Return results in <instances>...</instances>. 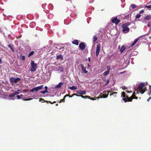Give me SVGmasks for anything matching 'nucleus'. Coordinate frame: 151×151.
Masks as SVG:
<instances>
[{
    "label": "nucleus",
    "mask_w": 151,
    "mask_h": 151,
    "mask_svg": "<svg viewBox=\"0 0 151 151\" xmlns=\"http://www.w3.org/2000/svg\"><path fill=\"white\" fill-rule=\"evenodd\" d=\"M138 91L137 93L140 92L143 94L145 91L146 88L144 86V83H141L139 85Z\"/></svg>",
    "instance_id": "1"
},
{
    "label": "nucleus",
    "mask_w": 151,
    "mask_h": 151,
    "mask_svg": "<svg viewBox=\"0 0 151 151\" xmlns=\"http://www.w3.org/2000/svg\"><path fill=\"white\" fill-rule=\"evenodd\" d=\"M30 64L31 65V67L30 68V71L32 72L35 71L37 68V64L35 63L33 61H31Z\"/></svg>",
    "instance_id": "2"
},
{
    "label": "nucleus",
    "mask_w": 151,
    "mask_h": 151,
    "mask_svg": "<svg viewBox=\"0 0 151 151\" xmlns=\"http://www.w3.org/2000/svg\"><path fill=\"white\" fill-rule=\"evenodd\" d=\"M109 91L107 92L106 91H104L102 93H101L99 95L100 98H106L107 97Z\"/></svg>",
    "instance_id": "3"
},
{
    "label": "nucleus",
    "mask_w": 151,
    "mask_h": 151,
    "mask_svg": "<svg viewBox=\"0 0 151 151\" xmlns=\"http://www.w3.org/2000/svg\"><path fill=\"white\" fill-rule=\"evenodd\" d=\"M43 87V85H41L40 86H38L37 87H36L35 88H34L30 90V92H33L34 91H38L40 90Z\"/></svg>",
    "instance_id": "4"
},
{
    "label": "nucleus",
    "mask_w": 151,
    "mask_h": 151,
    "mask_svg": "<svg viewBox=\"0 0 151 151\" xmlns=\"http://www.w3.org/2000/svg\"><path fill=\"white\" fill-rule=\"evenodd\" d=\"M65 83L64 82H60L58 84L56 85L55 87V89H58L60 88L61 87H63V86H65Z\"/></svg>",
    "instance_id": "5"
},
{
    "label": "nucleus",
    "mask_w": 151,
    "mask_h": 151,
    "mask_svg": "<svg viewBox=\"0 0 151 151\" xmlns=\"http://www.w3.org/2000/svg\"><path fill=\"white\" fill-rule=\"evenodd\" d=\"M20 80L19 78H15L14 77H11L10 78V80L12 83H17L18 81Z\"/></svg>",
    "instance_id": "6"
},
{
    "label": "nucleus",
    "mask_w": 151,
    "mask_h": 151,
    "mask_svg": "<svg viewBox=\"0 0 151 151\" xmlns=\"http://www.w3.org/2000/svg\"><path fill=\"white\" fill-rule=\"evenodd\" d=\"M134 98H135V95L134 94H133L130 98H128L127 99L126 98H124L123 99V100L125 102H126L127 101H131L132 99Z\"/></svg>",
    "instance_id": "7"
},
{
    "label": "nucleus",
    "mask_w": 151,
    "mask_h": 151,
    "mask_svg": "<svg viewBox=\"0 0 151 151\" xmlns=\"http://www.w3.org/2000/svg\"><path fill=\"white\" fill-rule=\"evenodd\" d=\"M111 69L110 67L109 66H107V70L105 71L103 74L104 76H105L107 75L109 73Z\"/></svg>",
    "instance_id": "8"
},
{
    "label": "nucleus",
    "mask_w": 151,
    "mask_h": 151,
    "mask_svg": "<svg viewBox=\"0 0 151 151\" xmlns=\"http://www.w3.org/2000/svg\"><path fill=\"white\" fill-rule=\"evenodd\" d=\"M100 45H97L96 48V57H98V55L100 51Z\"/></svg>",
    "instance_id": "9"
},
{
    "label": "nucleus",
    "mask_w": 151,
    "mask_h": 151,
    "mask_svg": "<svg viewBox=\"0 0 151 151\" xmlns=\"http://www.w3.org/2000/svg\"><path fill=\"white\" fill-rule=\"evenodd\" d=\"M79 67L82 70L83 72L86 74L88 73V71L86 70V68L84 67V65L82 64H81L79 65Z\"/></svg>",
    "instance_id": "10"
},
{
    "label": "nucleus",
    "mask_w": 151,
    "mask_h": 151,
    "mask_svg": "<svg viewBox=\"0 0 151 151\" xmlns=\"http://www.w3.org/2000/svg\"><path fill=\"white\" fill-rule=\"evenodd\" d=\"M123 29V32L124 33H127L129 30V28L127 27H122Z\"/></svg>",
    "instance_id": "11"
},
{
    "label": "nucleus",
    "mask_w": 151,
    "mask_h": 151,
    "mask_svg": "<svg viewBox=\"0 0 151 151\" xmlns=\"http://www.w3.org/2000/svg\"><path fill=\"white\" fill-rule=\"evenodd\" d=\"M151 18V16L150 15H148L147 16H145L142 22H145V20L146 19H147L149 20Z\"/></svg>",
    "instance_id": "12"
},
{
    "label": "nucleus",
    "mask_w": 151,
    "mask_h": 151,
    "mask_svg": "<svg viewBox=\"0 0 151 151\" xmlns=\"http://www.w3.org/2000/svg\"><path fill=\"white\" fill-rule=\"evenodd\" d=\"M86 93V91H85L80 90L77 92V93L80 95H84Z\"/></svg>",
    "instance_id": "13"
},
{
    "label": "nucleus",
    "mask_w": 151,
    "mask_h": 151,
    "mask_svg": "<svg viewBox=\"0 0 151 151\" xmlns=\"http://www.w3.org/2000/svg\"><path fill=\"white\" fill-rule=\"evenodd\" d=\"M79 47L82 50L85 49V44L83 43H81L80 44Z\"/></svg>",
    "instance_id": "14"
},
{
    "label": "nucleus",
    "mask_w": 151,
    "mask_h": 151,
    "mask_svg": "<svg viewBox=\"0 0 151 151\" xmlns=\"http://www.w3.org/2000/svg\"><path fill=\"white\" fill-rule=\"evenodd\" d=\"M125 49H126V47H125V45H123L122 46V47L120 49V51L121 52V53L122 52L124 51V50Z\"/></svg>",
    "instance_id": "15"
},
{
    "label": "nucleus",
    "mask_w": 151,
    "mask_h": 151,
    "mask_svg": "<svg viewBox=\"0 0 151 151\" xmlns=\"http://www.w3.org/2000/svg\"><path fill=\"white\" fill-rule=\"evenodd\" d=\"M139 38H137L136 39H135L134 42H133V43L131 45V47H132L134 46L137 42Z\"/></svg>",
    "instance_id": "16"
},
{
    "label": "nucleus",
    "mask_w": 151,
    "mask_h": 151,
    "mask_svg": "<svg viewBox=\"0 0 151 151\" xmlns=\"http://www.w3.org/2000/svg\"><path fill=\"white\" fill-rule=\"evenodd\" d=\"M20 96V97H22V99L24 101H29V100H31L32 99H31V98L27 99H25L24 98H23L22 96H23V95L22 94H21Z\"/></svg>",
    "instance_id": "17"
},
{
    "label": "nucleus",
    "mask_w": 151,
    "mask_h": 151,
    "mask_svg": "<svg viewBox=\"0 0 151 151\" xmlns=\"http://www.w3.org/2000/svg\"><path fill=\"white\" fill-rule=\"evenodd\" d=\"M137 6L134 4H132L129 7V9L131 10V8H132V9H134L136 8Z\"/></svg>",
    "instance_id": "18"
},
{
    "label": "nucleus",
    "mask_w": 151,
    "mask_h": 151,
    "mask_svg": "<svg viewBox=\"0 0 151 151\" xmlns=\"http://www.w3.org/2000/svg\"><path fill=\"white\" fill-rule=\"evenodd\" d=\"M72 43L76 45H78V41L77 40H75L72 42Z\"/></svg>",
    "instance_id": "19"
},
{
    "label": "nucleus",
    "mask_w": 151,
    "mask_h": 151,
    "mask_svg": "<svg viewBox=\"0 0 151 151\" xmlns=\"http://www.w3.org/2000/svg\"><path fill=\"white\" fill-rule=\"evenodd\" d=\"M22 93V91H20V90H18L17 91H16L14 93L15 95L19 94L20 93Z\"/></svg>",
    "instance_id": "20"
},
{
    "label": "nucleus",
    "mask_w": 151,
    "mask_h": 151,
    "mask_svg": "<svg viewBox=\"0 0 151 151\" xmlns=\"http://www.w3.org/2000/svg\"><path fill=\"white\" fill-rule=\"evenodd\" d=\"M69 88L70 89L72 90L76 89H77V88L74 86H72V87H70Z\"/></svg>",
    "instance_id": "21"
},
{
    "label": "nucleus",
    "mask_w": 151,
    "mask_h": 151,
    "mask_svg": "<svg viewBox=\"0 0 151 151\" xmlns=\"http://www.w3.org/2000/svg\"><path fill=\"white\" fill-rule=\"evenodd\" d=\"M57 59H61L63 58V57L61 55H58L57 57Z\"/></svg>",
    "instance_id": "22"
},
{
    "label": "nucleus",
    "mask_w": 151,
    "mask_h": 151,
    "mask_svg": "<svg viewBox=\"0 0 151 151\" xmlns=\"http://www.w3.org/2000/svg\"><path fill=\"white\" fill-rule=\"evenodd\" d=\"M34 53V51H31L28 55V57H29L31 55H32Z\"/></svg>",
    "instance_id": "23"
},
{
    "label": "nucleus",
    "mask_w": 151,
    "mask_h": 151,
    "mask_svg": "<svg viewBox=\"0 0 151 151\" xmlns=\"http://www.w3.org/2000/svg\"><path fill=\"white\" fill-rule=\"evenodd\" d=\"M117 18H114L112 19V22L114 23H116Z\"/></svg>",
    "instance_id": "24"
},
{
    "label": "nucleus",
    "mask_w": 151,
    "mask_h": 151,
    "mask_svg": "<svg viewBox=\"0 0 151 151\" xmlns=\"http://www.w3.org/2000/svg\"><path fill=\"white\" fill-rule=\"evenodd\" d=\"M129 23H126V24H124L122 25V27H127V26H129Z\"/></svg>",
    "instance_id": "25"
},
{
    "label": "nucleus",
    "mask_w": 151,
    "mask_h": 151,
    "mask_svg": "<svg viewBox=\"0 0 151 151\" xmlns=\"http://www.w3.org/2000/svg\"><path fill=\"white\" fill-rule=\"evenodd\" d=\"M73 95H75L77 96H81L82 98H86V96H82V95H81V96H80V95H79L78 94H73Z\"/></svg>",
    "instance_id": "26"
},
{
    "label": "nucleus",
    "mask_w": 151,
    "mask_h": 151,
    "mask_svg": "<svg viewBox=\"0 0 151 151\" xmlns=\"http://www.w3.org/2000/svg\"><path fill=\"white\" fill-rule=\"evenodd\" d=\"M145 6L149 10H151V5L149 6Z\"/></svg>",
    "instance_id": "27"
},
{
    "label": "nucleus",
    "mask_w": 151,
    "mask_h": 151,
    "mask_svg": "<svg viewBox=\"0 0 151 151\" xmlns=\"http://www.w3.org/2000/svg\"><path fill=\"white\" fill-rule=\"evenodd\" d=\"M48 91H47V90H45L44 91H41L40 92L41 93H42L43 94H45V93H48Z\"/></svg>",
    "instance_id": "28"
},
{
    "label": "nucleus",
    "mask_w": 151,
    "mask_h": 151,
    "mask_svg": "<svg viewBox=\"0 0 151 151\" xmlns=\"http://www.w3.org/2000/svg\"><path fill=\"white\" fill-rule=\"evenodd\" d=\"M141 16V15L139 14H138L136 16V18L137 19H138L140 18Z\"/></svg>",
    "instance_id": "29"
},
{
    "label": "nucleus",
    "mask_w": 151,
    "mask_h": 151,
    "mask_svg": "<svg viewBox=\"0 0 151 151\" xmlns=\"http://www.w3.org/2000/svg\"><path fill=\"white\" fill-rule=\"evenodd\" d=\"M93 42H94L96 41L97 40V37L95 36H93Z\"/></svg>",
    "instance_id": "30"
},
{
    "label": "nucleus",
    "mask_w": 151,
    "mask_h": 151,
    "mask_svg": "<svg viewBox=\"0 0 151 151\" xmlns=\"http://www.w3.org/2000/svg\"><path fill=\"white\" fill-rule=\"evenodd\" d=\"M122 96L123 97H125V93L123 92H122Z\"/></svg>",
    "instance_id": "31"
},
{
    "label": "nucleus",
    "mask_w": 151,
    "mask_h": 151,
    "mask_svg": "<svg viewBox=\"0 0 151 151\" xmlns=\"http://www.w3.org/2000/svg\"><path fill=\"white\" fill-rule=\"evenodd\" d=\"M15 95V94H10L9 95V97L12 98Z\"/></svg>",
    "instance_id": "32"
},
{
    "label": "nucleus",
    "mask_w": 151,
    "mask_h": 151,
    "mask_svg": "<svg viewBox=\"0 0 151 151\" xmlns=\"http://www.w3.org/2000/svg\"><path fill=\"white\" fill-rule=\"evenodd\" d=\"M120 22V20H119L117 19L116 21V22L115 24H117L118 23H119Z\"/></svg>",
    "instance_id": "33"
},
{
    "label": "nucleus",
    "mask_w": 151,
    "mask_h": 151,
    "mask_svg": "<svg viewBox=\"0 0 151 151\" xmlns=\"http://www.w3.org/2000/svg\"><path fill=\"white\" fill-rule=\"evenodd\" d=\"M25 59V57L23 55L21 57V59L23 60H24Z\"/></svg>",
    "instance_id": "34"
},
{
    "label": "nucleus",
    "mask_w": 151,
    "mask_h": 151,
    "mask_svg": "<svg viewBox=\"0 0 151 151\" xmlns=\"http://www.w3.org/2000/svg\"><path fill=\"white\" fill-rule=\"evenodd\" d=\"M65 97H66V95L64 96V99H62L60 101V103L61 102H63V101L64 100V99Z\"/></svg>",
    "instance_id": "35"
},
{
    "label": "nucleus",
    "mask_w": 151,
    "mask_h": 151,
    "mask_svg": "<svg viewBox=\"0 0 151 151\" xmlns=\"http://www.w3.org/2000/svg\"><path fill=\"white\" fill-rule=\"evenodd\" d=\"M117 93V92H113V93H111L110 94V96H111L112 95H113L114 94H116Z\"/></svg>",
    "instance_id": "36"
},
{
    "label": "nucleus",
    "mask_w": 151,
    "mask_h": 151,
    "mask_svg": "<svg viewBox=\"0 0 151 151\" xmlns=\"http://www.w3.org/2000/svg\"><path fill=\"white\" fill-rule=\"evenodd\" d=\"M144 12V11L143 10H141L139 12V13L140 14H142Z\"/></svg>",
    "instance_id": "37"
},
{
    "label": "nucleus",
    "mask_w": 151,
    "mask_h": 151,
    "mask_svg": "<svg viewBox=\"0 0 151 151\" xmlns=\"http://www.w3.org/2000/svg\"><path fill=\"white\" fill-rule=\"evenodd\" d=\"M40 100L39 101H41L42 102H43V101H44V100L42 98L40 99Z\"/></svg>",
    "instance_id": "38"
},
{
    "label": "nucleus",
    "mask_w": 151,
    "mask_h": 151,
    "mask_svg": "<svg viewBox=\"0 0 151 151\" xmlns=\"http://www.w3.org/2000/svg\"><path fill=\"white\" fill-rule=\"evenodd\" d=\"M17 97L18 99H21V97L19 95H17Z\"/></svg>",
    "instance_id": "39"
},
{
    "label": "nucleus",
    "mask_w": 151,
    "mask_h": 151,
    "mask_svg": "<svg viewBox=\"0 0 151 151\" xmlns=\"http://www.w3.org/2000/svg\"><path fill=\"white\" fill-rule=\"evenodd\" d=\"M109 83V80H108L106 81V85L108 84Z\"/></svg>",
    "instance_id": "40"
},
{
    "label": "nucleus",
    "mask_w": 151,
    "mask_h": 151,
    "mask_svg": "<svg viewBox=\"0 0 151 151\" xmlns=\"http://www.w3.org/2000/svg\"><path fill=\"white\" fill-rule=\"evenodd\" d=\"M47 102H49V103H51V104H52L53 103H55L56 102L55 101H54L53 103H52L50 101H47Z\"/></svg>",
    "instance_id": "41"
},
{
    "label": "nucleus",
    "mask_w": 151,
    "mask_h": 151,
    "mask_svg": "<svg viewBox=\"0 0 151 151\" xmlns=\"http://www.w3.org/2000/svg\"><path fill=\"white\" fill-rule=\"evenodd\" d=\"M151 99V97H149L147 101L148 102L149 101L150 99Z\"/></svg>",
    "instance_id": "42"
},
{
    "label": "nucleus",
    "mask_w": 151,
    "mask_h": 151,
    "mask_svg": "<svg viewBox=\"0 0 151 151\" xmlns=\"http://www.w3.org/2000/svg\"><path fill=\"white\" fill-rule=\"evenodd\" d=\"M45 90H47V86H45Z\"/></svg>",
    "instance_id": "43"
},
{
    "label": "nucleus",
    "mask_w": 151,
    "mask_h": 151,
    "mask_svg": "<svg viewBox=\"0 0 151 151\" xmlns=\"http://www.w3.org/2000/svg\"><path fill=\"white\" fill-rule=\"evenodd\" d=\"M147 26L148 27H149L150 26V23H148L147 25Z\"/></svg>",
    "instance_id": "44"
},
{
    "label": "nucleus",
    "mask_w": 151,
    "mask_h": 151,
    "mask_svg": "<svg viewBox=\"0 0 151 151\" xmlns=\"http://www.w3.org/2000/svg\"><path fill=\"white\" fill-rule=\"evenodd\" d=\"M90 99L91 100H95V99H94L93 98H90Z\"/></svg>",
    "instance_id": "45"
},
{
    "label": "nucleus",
    "mask_w": 151,
    "mask_h": 151,
    "mask_svg": "<svg viewBox=\"0 0 151 151\" xmlns=\"http://www.w3.org/2000/svg\"><path fill=\"white\" fill-rule=\"evenodd\" d=\"M2 63V60L1 59H0V64Z\"/></svg>",
    "instance_id": "46"
},
{
    "label": "nucleus",
    "mask_w": 151,
    "mask_h": 151,
    "mask_svg": "<svg viewBox=\"0 0 151 151\" xmlns=\"http://www.w3.org/2000/svg\"><path fill=\"white\" fill-rule=\"evenodd\" d=\"M11 50H12V51H13H13H14V50H13V48H12V47H11Z\"/></svg>",
    "instance_id": "47"
},
{
    "label": "nucleus",
    "mask_w": 151,
    "mask_h": 151,
    "mask_svg": "<svg viewBox=\"0 0 151 151\" xmlns=\"http://www.w3.org/2000/svg\"><path fill=\"white\" fill-rule=\"evenodd\" d=\"M8 47H9L10 48H11V47H11V45H8Z\"/></svg>",
    "instance_id": "48"
},
{
    "label": "nucleus",
    "mask_w": 151,
    "mask_h": 151,
    "mask_svg": "<svg viewBox=\"0 0 151 151\" xmlns=\"http://www.w3.org/2000/svg\"><path fill=\"white\" fill-rule=\"evenodd\" d=\"M118 48L119 49H120V46H119V47H118Z\"/></svg>",
    "instance_id": "49"
},
{
    "label": "nucleus",
    "mask_w": 151,
    "mask_h": 151,
    "mask_svg": "<svg viewBox=\"0 0 151 151\" xmlns=\"http://www.w3.org/2000/svg\"><path fill=\"white\" fill-rule=\"evenodd\" d=\"M27 97H28V96H25L24 97V98H26Z\"/></svg>",
    "instance_id": "50"
},
{
    "label": "nucleus",
    "mask_w": 151,
    "mask_h": 151,
    "mask_svg": "<svg viewBox=\"0 0 151 151\" xmlns=\"http://www.w3.org/2000/svg\"><path fill=\"white\" fill-rule=\"evenodd\" d=\"M150 93H151V88H150Z\"/></svg>",
    "instance_id": "51"
},
{
    "label": "nucleus",
    "mask_w": 151,
    "mask_h": 151,
    "mask_svg": "<svg viewBox=\"0 0 151 151\" xmlns=\"http://www.w3.org/2000/svg\"><path fill=\"white\" fill-rule=\"evenodd\" d=\"M88 60H89V61H90V58H89Z\"/></svg>",
    "instance_id": "52"
},
{
    "label": "nucleus",
    "mask_w": 151,
    "mask_h": 151,
    "mask_svg": "<svg viewBox=\"0 0 151 151\" xmlns=\"http://www.w3.org/2000/svg\"><path fill=\"white\" fill-rule=\"evenodd\" d=\"M150 39H151V36L149 37Z\"/></svg>",
    "instance_id": "53"
},
{
    "label": "nucleus",
    "mask_w": 151,
    "mask_h": 151,
    "mask_svg": "<svg viewBox=\"0 0 151 151\" xmlns=\"http://www.w3.org/2000/svg\"><path fill=\"white\" fill-rule=\"evenodd\" d=\"M13 99V98H12L11 99H13V100L14 99Z\"/></svg>",
    "instance_id": "54"
},
{
    "label": "nucleus",
    "mask_w": 151,
    "mask_h": 151,
    "mask_svg": "<svg viewBox=\"0 0 151 151\" xmlns=\"http://www.w3.org/2000/svg\"><path fill=\"white\" fill-rule=\"evenodd\" d=\"M56 106H58V104H56Z\"/></svg>",
    "instance_id": "55"
},
{
    "label": "nucleus",
    "mask_w": 151,
    "mask_h": 151,
    "mask_svg": "<svg viewBox=\"0 0 151 151\" xmlns=\"http://www.w3.org/2000/svg\"><path fill=\"white\" fill-rule=\"evenodd\" d=\"M66 96H68V95L67 94Z\"/></svg>",
    "instance_id": "56"
},
{
    "label": "nucleus",
    "mask_w": 151,
    "mask_h": 151,
    "mask_svg": "<svg viewBox=\"0 0 151 151\" xmlns=\"http://www.w3.org/2000/svg\"><path fill=\"white\" fill-rule=\"evenodd\" d=\"M149 87H151V86H150Z\"/></svg>",
    "instance_id": "57"
},
{
    "label": "nucleus",
    "mask_w": 151,
    "mask_h": 151,
    "mask_svg": "<svg viewBox=\"0 0 151 151\" xmlns=\"http://www.w3.org/2000/svg\"><path fill=\"white\" fill-rule=\"evenodd\" d=\"M137 97L136 98V99H137Z\"/></svg>",
    "instance_id": "58"
},
{
    "label": "nucleus",
    "mask_w": 151,
    "mask_h": 151,
    "mask_svg": "<svg viewBox=\"0 0 151 151\" xmlns=\"http://www.w3.org/2000/svg\"><path fill=\"white\" fill-rule=\"evenodd\" d=\"M64 23L65 24V22H64Z\"/></svg>",
    "instance_id": "59"
}]
</instances>
